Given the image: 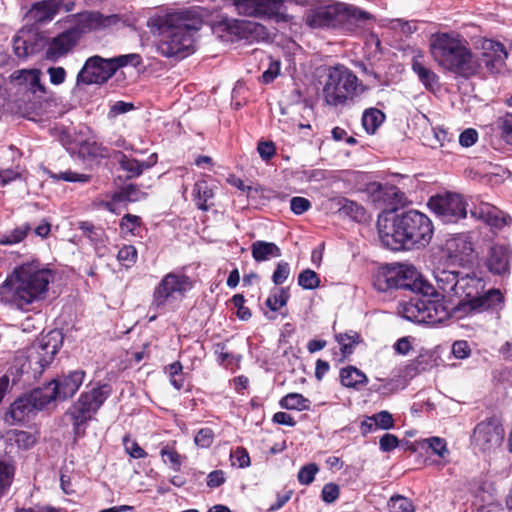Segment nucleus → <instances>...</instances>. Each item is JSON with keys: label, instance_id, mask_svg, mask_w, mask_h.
<instances>
[{"label": "nucleus", "instance_id": "nucleus-1", "mask_svg": "<svg viewBox=\"0 0 512 512\" xmlns=\"http://www.w3.org/2000/svg\"><path fill=\"white\" fill-rule=\"evenodd\" d=\"M434 278L439 290L449 298H456V315L459 318L472 313L492 311L504 307V296L499 289L484 291L486 283L475 271L437 269Z\"/></svg>", "mask_w": 512, "mask_h": 512}, {"label": "nucleus", "instance_id": "nucleus-2", "mask_svg": "<svg viewBox=\"0 0 512 512\" xmlns=\"http://www.w3.org/2000/svg\"><path fill=\"white\" fill-rule=\"evenodd\" d=\"M202 23L197 11L187 9L150 17L147 27L151 33L161 36L157 50L162 56L183 59L194 52V34Z\"/></svg>", "mask_w": 512, "mask_h": 512}, {"label": "nucleus", "instance_id": "nucleus-3", "mask_svg": "<svg viewBox=\"0 0 512 512\" xmlns=\"http://www.w3.org/2000/svg\"><path fill=\"white\" fill-rule=\"evenodd\" d=\"M377 228L382 244L393 251L423 248L430 243L434 233L430 218L413 209L391 217L380 215Z\"/></svg>", "mask_w": 512, "mask_h": 512}, {"label": "nucleus", "instance_id": "nucleus-4", "mask_svg": "<svg viewBox=\"0 0 512 512\" xmlns=\"http://www.w3.org/2000/svg\"><path fill=\"white\" fill-rule=\"evenodd\" d=\"M53 279V271L39 260L24 262L6 278L1 294L12 307L27 312L32 304L46 298Z\"/></svg>", "mask_w": 512, "mask_h": 512}, {"label": "nucleus", "instance_id": "nucleus-5", "mask_svg": "<svg viewBox=\"0 0 512 512\" xmlns=\"http://www.w3.org/2000/svg\"><path fill=\"white\" fill-rule=\"evenodd\" d=\"M430 52L439 67L465 79L475 76L481 68L468 42L456 32L433 34L430 38Z\"/></svg>", "mask_w": 512, "mask_h": 512}, {"label": "nucleus", "instance_id": "nucleus-6", "mask_svg": "<svg viewBox=\"0 0 512 512\" xmlns=\"http://www.w3.org/2000/svg\"><path fill=\"white\" fill-rule=\"evenodd\" d=\"M372 284L381 293L393 290L430 293L434 290L414 266L399 263L380 267L373 275Z\"/></svg>", "mask_w": 512, "mask_h": 512}, {"label": "nucleus", "instance_id": "nucleus-7", "mask_svg": "<svg viewBox=\"0 0 512 512\" xmlns=\"http://www.w3.org/2000/svg\"><path fill=\"white\" fill-rule=\"evenodd\" d=\"M361 86L357 76L343 65L330 67L322 89L325 103L333 107H344L354 103Z\"/></svg>", "mask_w": 512, "mask_h": 512}, {"label": "nucleus", "instance_id": "nucleus-8", "mask_svg": "<svg viewBox=\"0 0 512 512\" xmlns=\"http://www.w3.org/2000/svg\"><path fill=\"white\" fill-rule=\"evenodd\" d=\"M111 386L102 384L88 392L81 393L78 400L68 409L73 424V433L76 437L85 434L86 425L91 421L100 407L111 394Z\"/></svg>", "mask_w": 512, "mask_h": 512}, {"label": "nucleus", "instance_id": "nucleus-9", "mask_svg": "<svg viewBox=\"0 0 512 512\" xmlns=\"http://www.w3.org/2000/svg\"><path fill=\"white\" fill-rule=\"evenodd\" d=\"M111 386L102 384L88 392L81 393L78 400L68 409L73 424V433L76 437L85 434L86 425L91 421L100 407L111 394Z\"/></svg>", "mask_w": 512, "mask_h": 512}, {"label": "nucleus", "instance_id": "nucleus-10", "mask_svg": "<svg viewBox=\"0 0 512 512\" xmlns=\"http://www.w3.org/2000/svg\"><path fill=\"white\" fill-rule=\"evenodd\" d=\"M213 33L223 42L244 40L253 43L266 38L267 29L257 22L223 18L213 26Z\"/></svg>", "mask_w": 512, "mask_h": 512}, {"label": "nucleus", "instance_id": "nucleus-11", "mask_svg": "<svg viewBox=\"0 0 512 512\" xmlns=\"http://www.w3.org/2000/svg\"><path fill=\"white\" fill-rule=\"evenodd\" d=\"M193 288L189 276L182 272H169L154 288L150 309H164L169 301L183 298Z\"/></svg>", "mask_w": 512, "mask_h": 512}, {"label": "nucleus", "instance_id": "nucleus-12", "mask_svg": "<svg viewBox=\"0 0 512 512\" xmlns=\"http://www.w3.org/2000/svg\"><path fill=\"white\" fill-rule=\"evenodd\" d=\"M50 403V396H45L40 387L34 388L10 404L4 415V421L9 425L23 424L31 414L43 410Z\"/></svg>", "mask_w": 512, "mask_h": 512}, {"label": "nucleus", "instance_id": "nucleus-13", "mask_svg": "<svg viewBox=\"0 0 512 512\" xmlns=\"http://www.w3.org/2000/svg\"><path fill=\"white\" fill-rule=\"evenodd\" d=\"M428 206L444 223H457L467 216L466 202L456 193L433 196Z\"/></svg>", "mask_w": 512, "mask_h": 512}, {"label": "nucleus", "instance_id": "nucleus-14", "mask_svg": "<svg viewBox=\"0 0 512 512\" xmlns=\"http://www.w3.org/2000/svg\"><path fill=\"white\" fill-rule=\"evenodd\" d=\"M117 71L113 58L106 59L95 55L89 57L77 74V85L106 83Z\"/></svg>", "mask_w": 512, "mask_h": 512}, {"label": "nucleus", "instance_id": "nucleus-15", "mask_svg": "<svg viewBox=\"0 0 512 512\" xmlns=\"http://www.w3.org/2000/svg\"><path fill=\"white\" fill-rule=\"evenodd\" d=\"M504 437V429L497 417H490L478 423L471 437L472 444L485 452L498 447Z\"/></svg>", "mask_w": 512, "mask_h": 512}, {"label": "nucleus", "instance_id": "nucleus-16", "mask_svg": "<svg viewBox=\"0 0 512 512\" xmlns=\"http://www.w3.org/2000/svg\"><path fill=\"white\" fill-rule=\"evenodd\" d=\"M84 377V371L75 370L66 376L51 380L40 388L45 396L51 397V402L65 400L72 397L79 390Z\"/></svg>", "mask_w": 512, "mask_h": 512}, {"label": "nucleus", "instance_id": "nucleus-17", "mask_svg": "<svg viewBox=\"0 0 512 512\" xmlns=\"http://www.w3.org/2000/svg\"><path fill=\"white\" fill-rule=\"evenodd\" d=\"M442 252L453 264L466 265L475 259L473 243L465 233L450 235L442 247Z\"/></svg>", "mask_w": 512, "mask_h": 512}, {"label": "nucleus", "instance_id": "nucleus-18", "mask_svg": "<svg viewBox=\"0 0 512 512\" xmlns=\"http://www.w3.org/2000/svg\"><path fill=\"white\" fill-rule=\"evenodd\" d=\"M372 15L367 11L361 10L355 6L338 4L337 22L335 30L343 33L352 34L362 28L367 20H371Z\"/></svg>", "mask_w": 512, "mask_h": 512}, {"label": "nucleus", "instance_id": "nucleus-19", "mask_svg": "<svg viewBox=\"0 0 512 512\" xmlns=\"http://www.w3.org/2000/svg\"><path fill=\"white\" fill-rule=\"evenodd\" d=\"M482 54L480 64L483 63L490 73H499L505 66L508 53L505 46L492 39H484L482 42Z\"/></svg>", "mask_w": 512, "mask_h": 512}, {"label": "nucleus", "instance_id": "nucleus-20", "mask_svg": "<svg viewBox=\"0 0 512 512\" xmlns=\"http://www.w3.org/2000/svg\"><path fill=\"white\" fill-rule=\"evenodd\" d=\"M427 324L435 325L443 323L450 317L459 318L456 315V303L445 300V296L439 298L437 294L428 295L427 297Z\"/></svg>", "mask_w": 512, "mask_h": 512}, {"label": "nucleus", "instance_id": "nucleus-21", "mask_svg": "<svg viewBox=\"0 0 512 512\" xmlns=\"http://www.w3.org/2000/svg\"><path fill=\"white\" fill-rule=\"evenodd\" d=\"M512 250L503 244H494L490 247L485 265L495 275L507 276L510 274Z\"/></svg>", "mask_w": 512, "mask_h": 512}, {"label": "nucleus", "instance_id": "nucleus-22", "mask_svg": "<svg viewBox=\"0 0 512 512\" xmlns=\"http://www.w3.org/2000/svg\"><path fill=\"white\" fill-rule=\"evenodd\" d=\"M433 290L430 293L417 292L409 301L401 304L400 313L408 321L427 324V297L432 295Z\"/></svg>", "mask_w": 512, "mask_h": 512}, {"label": "nucleus", "instance_id": "nucleus-23", "mask_svg": "<svg viewBox=\"0 0 512 512\" xmlns=\"http://www.w3.org/2000/svg\"><path fill=\"white\" fill-rule=\"evenodd\" d=\"M338 4L311 9L305 16V23L313 29L336 28Z\"/></svg>", "mask_w": 512, "mask_h": 512}, {"label": "nucleus", "instance_id": "nucleus-24", "mask_svg": "<svg viewBox=\"0 0 512 512\" xmlns=\"http://www.w3.org/2000/svg\"><path fill=\"white\" fill-rule=\"evenodd\" d=\"M41 74L39 69H23L13 72L11 78L20 90H25L33 95H43L47 94V88L41 82Z\"/></svg>", "mask_w": 512, "mask_h": 512}, {"label": "nucleus", "instance_id": "nucleus-25", "mask_svg": "<svg viewBox=\"0 0 512 512\" xmlns=\"http://www.w3.org/2000/svg\"><path fill=\"white\" fill-rule=\"evenodd\" d=\"M62 4V0H42L35 2L26 13V18L40 25L49 23L58 14Z\"/></svg>", "mask_w": 512, "mask_h": 512}, {"label": "nucleus", "instance_id": "nucleus-26", "mask_svg": "<svg viewBox=\"0 0 512 512\" xmlns=\"http://www.w3.org/2000/svg\"><path fill=\"white\" fill-rule=\"evenodd\" d=\"M369 191L373 201L383 203L392 210H396L404 197L397 186L388 183H372L369 186Z\"/></svg>", "mask_w": 512, "mask_h": 512}, {"label": "nucleus", "instance_id": "nucleus-27", "mask_svg": "<svg viewBox=\"0 0 512 512\" xmlns=\"http://www.w3.org/2000/svg\"><path fill=\"white\" fill-rule=\"evenodd\" d=\"M62 344L61 334L57 331H52L41 339L39 344L40 351L37 358V364L41 371L48 367L53 360L54 356L58 353Z\"/></svg>", "mask_w": 512, "mask_h": 512}, {"label": "nucleus", "instance_id": "nucleus-28", "mask_svg": "<svg viewBox=\"0 0 512 512\" xmlns=\"http://www.w3.org/2000/svg\"><path fill=\"white\" fill-rule=\"evenodd\" d=\"M472 216L479 218L492 228L500 229L507 225L511 218L503 211L489 203H481L471 210Z\"/></svg>", "mask_w": 512, "mask_h": 512}, {"label": "nucleus", "instance_id": "nucleus-29", "mask_svg": "<svg viewBox=\"0 0 512 512\" xmlns=\"http://www.w3.org/2000/svg\"><path fill=\"white\" fill-rule=\"evenodd\" d=\"M76 44V39L72 31H64L54 37L49 43L45 58L49 61L56 62L58 59L66 55Z\"/></svg>", "mask_w": 512, "mask_h": 512}, {"label": "nucleus", "instance_id": "nucleus-30", "mask_svg": "<svg viewBox=\"0 0 512 512\" xmlns=\"http://www.w3.org/2000/svg\"><path fill=\"white\" fill-rule=\"evenodd\" d=\"M257 16L259 19H273L276 22H288L290 16L284 0H258Z\"/></svg>", "mask_w": 512, "mask_h": 512}, {"label": "nucleus", "instance_id": "nucleus-31", "mask_svg": "<svg viewBox=\"0 0 512 512\" xmlns=\"http://www.w3.org/2000/svg\"><path fill=\"white\" fill-rule=\"evenodd\" d=\"M36 34L19 31L13 38V51L19 59H26L38 52V44L35 41Z\"/></svg>", "mask_w": 512, "mask_h": 512}, {"label": "nucleus", "instance_id": "nucleus-32", "mask_svg": "<svg viewBox=\"0 0 512 512\" xmlns=\"http://www.w3.org/2000/svg\"><path fill=\"white\" fill-rule=\"evenodd\" d=\"M114 158L118 162L120 169L127 173V179L137 178L142 175L144 170L153 166V163L139 161L135 158L129 157L121 151H115Z\"/></svg>", "mask_w": 512, "mask_h": 512}, {"label": "nucleus", "instance_id": "nucleus-33", "mask_svg": "<svg viewBox=\"0 0 512 512\" xmlns=\"http://www.w3.org/2000/svg\"><path fill=\"white\" fill-rule=\"evenodd\" d=\"M251 254L256 262L268 261L282 255L281 249L273 242L257 240L251 245Z\"/></svg>", "mask_w": 512, "mask_h": 512}, {"label": "nucleus", "instance_id": "nucleus-34", "mask_svg": "<svg viewBox=\"0 0 512 512\" xmlns=\"http://www.w3.org/2000/svg\"><path fill=\"white\" fill-rule=\"evenodd\" d=\"M145 196L146 194L142 192L136 185L128 184L112 194L111 203H107L106 207L109 211L114 212L112 203L137 202L144 199Z\"/></svg>", "mask_w": 512, "mask_h": 512}, {"label": "nucleus", "instance_id": "nucleus-35", "mask_svg": "<svg viewBox=\"0 0 512 512\" xmlns=\"http://www.w3.org/2000/svg\"><path fill=\"white\" fill-rule=\"evenodd\" d=\"M412 70L427 90L433 91L439 86L438 75L419 59H413Z\"/></svg>", "mask_w": 512, "mask_h": 512}, {"label": "nucleus", "instance_id": "nucleus-36", "mask_svg": "<svg viewBox=\"0 0 512 512\" xmlns=\"http://www.w3.org/2000/svg\"><path fill=\"white\" fill-rule=\"evenodd\" d=\"M336 204L340 215L349 217L355 222H362L365 220L366 211L364 207L357 202L345 197H340L337 199Z\"/></svg>", "mask_w": 512, "mask_h": 512}, {"label": "nucleus", "instance_id": "nucleus-37", "mask_svg": "<svg viewBox=\"0 0 512 512\" xmlns=\"http://www.w3.org/2000/svg\"><path fill=\"white\" fill-rule=\"evenodd\" d=\"M341 384L348 388H357L359 385H364L368 382L367 376L358 368L348 366L342 368L340 371Z\"/></svg>", "mask_w": 512, "mask_h": 512}, {"label": "nucleus", "instance_id": "nucleus-38", "mask_svg": "<svg viewBox=\"0 0 512 512\" xmlns=\"http://www.w3.org/2000/svg\"><path fill=\"white\" fill-rule=\"evenodd\" d=\"M385 114L377 108L366 109L362 115V125L368 134H374L385 121Z\"/></svg>", "mask_w": 512, "mask_h": 512}, {"label": "nucleus", "instance_id": "nucleus-39", "mask_svg": "<svg viewBox=\"0 0 512 512\" xmlns=\"http://www.w3.org/2000/svg\"><path fill=\"white\" fill-rule=\"evenodd\" d=\"M8 440L14 443L21 450L31 449L37 442L35 434L24 430H10L7 433Z\"/></svg>", "mask_w": 512, "mask_h": 512}, {"label": "nucleus", "instance_id": "nucleus-40", "mask_svg": "<svg viewBox=\"0 0 512 512\" xmlns=\"http://www.w3.org/2000/svg\"><path fill=\"white\" fill-rule=\"evenodd\" d=\"M194 200L198 209L208 211L209 206L207 202L214 194L213 190L205 180L197 181L193 188Z\"/></svg>", "mask_w": 512, "mask_h": 512}, {"label": "nucleus", "instance_id": "nucleus-41", "mask_svg": "<svg viewBox=\"0 0 512 512\" xmlns=\"http://www.w3.org/2000/svg\"><path fill=\"white\" fill-rule=\"evenodd\" d=\"M279 405L287 410H309L311 401L300 393H289L279 401Z\"/></svg>", "mask_w": 512, "mask_h": 512}, {"label": "nucleus", "instance_id": "nucleus-42", "mask_svg": "<svg viewBox=\"0 0 512 512\" xmlns=\"http://www.w3.org/2000/svg\"><path fill=\"white\" fill-rule=\"evenodd\" d=\"M15 474V466L11 460L0 458V496L10 488Z\"/></svg>", "mask_w": 512, "mask_h": 512}, {"label": "nucleus", "instance_id": "nucleus-43", "mask_svg": "<svg viewBox=\"0 0 512 512\" xmlns=\"http://www.w3.org/2000/svg\"><path fill=\"white\" fill-rule=\"evenodd\" d=\"M77 228L82 231L83 235L93 244H99L104 241L105 231L100 226H95L90 221L77 222Z\"/></svg>", "mask_w": 512, "mask_h": 512}, {"label": "nucleus", "instance_id": "nucleus-44", "mask_svg": "<svg viewBox=\"0 0 512 512\" xmlns=\"http://www.w3.org/2000/svg\"><path fill=\"white\" fill-rule=\"evenodd\" d=\"M335 338L341 346L340 349L344 356L352 354L355 346L360 342V335L355 331L338 334Z\"/></svg>", "mask_w": 512, "mask_h": 512}, {"label": "nucleus", "instance_id": "nucleus-45", "mask_svg": "<svg viewBox=\"0 0 512 512\" xmlns=\"http://www.w3.org/2000/svg\"><path fill=\"white\" fill-rule=\"evenodd\" d=\"M495 130L500 137L509 145H512V113H506L499 117L495 123Z\"/></svg>", "mask_w": 512, "mask_h": 512}, {"label": "nucleus", "instance_id": "nucleus-46", "mask_svg": "<svg viewBox=\"0 0 512 512\" xmlns=\"http://www.w3.org/2000/svg\"><path fill=\"white\" fill-rule=\"evenodd\" d=\"M289 293L287 289L280 288L270 293L266 299V306L273 312L278 311L281 307L285 306L289 300Z\"/></svg>", "mask_w": 512, "mask_h": 512}, {"label": "nucleus", "instance_id": "nucleus-47", "mask_svg": "<svg viewBox=\"0 0 512 512\" xmlns=\"http://www.w3.org/2000/svg\"><path fill=\"white\" fill-rule=\"evenodd\" d=\"M141 224L139 216L127 213L121 218L119 228L121 233L135 236L137 235L136 230L140 228Z\"/></svg>", "mask_w": 512, "mask_h": 512}, {"label": "nucleus", "instance_id": "nucleus-48", "mask_svg": "<svg viewBox=\"0 0 512 512\" xmlns=\"http://www.w3.org/2000/svg\"><path fill=\"white\" fill-rule=\"evenodd\" d=\"M298 285L305 290H313L319 287L320 278L315 271L307 268L298 275Z\"/></svg>", "mask_w": 512, "mask_h": 512}, {"label": "nucleus", "instance_id": "nucleus-49", "mask_svg": "<svg viewBox=\"0 0 512 512\" xmlns=\"http://www.w3.org/2000/svg\"><path fill=\"white\" fill-rule=\"evenodd\" d=\"M160 455L163 461L166 463L167 461L170 463V468L179 472L182 466L181 455L174 449V447L166 445L160 450Z\"/></svg>", "mask_w": 512, "mask_h": 512}, {"label": "nucleus", "instance_id": "nucleus-50", "mask_svg": "<svg viewBox=\"0 0 512 512\" xmlns=\"http://www.w3.org/2000/svg\"><path fill=\"white\" fill-rule=\"evenodd\" d=\"M166 371L170 377V383L176 390H181L184 386L183 366L181 362L175 361L166 367Z\"/></svg>", "mask_w": 512, "mask_h": 512}, {"label": "nucleus", "instance_id": "nucleus-51", "mask_svg": "<svg viewBox=\"0 0 512 512\" xmlns=\"http://www.w3.org/2000/svg\"><path fill=\"white\" fill-rule=\"evenodd\" d=\"M137 257V250L133 245H124L117 253V260L126 268L133 266L137 261Z\"/></svg>", "mask_w": 512, "mask_h": 512}, {"label": "nucleus", "instance_id": "nucleus-52", "mask_svg": "<svg viewBox=\"0 0 512 512\" xmlns=\"http://www.w3.org/2000/svg\"><path fill=\"white\" fill-rule=\"evenodd\" d=\"M231 4L235 7L237 13L246 17L257 16V1L258 0H230Z\"/></svg>", "mask_w": 512, "mask_h": 512}, {"label": "nucleus", "instance_id": "nucleus-53", "mask_svg": "<svg viewBox=\"0 0 512 512\" xmlns=\"http://www.w3.org/2000/svg\"><path fill=\"white\" fill-rule=\"evenodd\" d=\"M391 512H415L413 503L406 497L394 495L388 501Z\"/></svg>", "mask_w": 512, "mask_h": 512}, {"label": "nucleus", "instance_id": "nucleus-54", "mask_svg": "<svg viewBox=\"0 0 512 512\" xmlns=\"http://www.w3.org/2000/svg\"><path fill=\"white\" fill-rule=\"evenodd\" d=\"M230 459L233 466L238 468H247L250 466V456L248 451L244 447H236L230 453Z\"/></svg>", "mask_w": 512, "mask_h": 512}, {"label": "nucleus", "instance_id": "nucleus-55", "mask_svg": "<svg viewBox=\"0 0 512 512\" xmlns=\"http://www.w3.org/2000/svg\"><path fill=\"white\" fill-rule=\"evenodd\" d=\"M214 441V431L209 427L198 430L194 437V443L199 448H209Z\"/></svg>", "mask_w": 512, "mask_h": 512}, {"label": "nucleus", "instance_id": "nucleus-56", "mask_svg": "<svg viewBox=\"0 0 512 512\" xmlns=\"http://www.w3.org/2000/svg\"><path fill=\"white\" fill-rule=\"evenodd\" d=\"M31 230V226L28 223H24L15 229H13L9 234L5 235V239L3 243L5 244H17L21 242Z\"/></svg>", "mask_w": 512, "mask_h": 512}, {"label": "nucleus", "instance_id": "nucleus-57", "mask_svg": "<svg viewBox=\"0 0 512 512\" xmlns=\"http://www.w3.org/2000/svg\"><path fill=\"white\" fill-rule=\"evenodd\" d=\"M318 471L319 467L316 463H309L304 465L298 472V481L302 485H309L314 481Z\"/></svg>", "mask_w": 512, "mask_h": 512}, {"label": "nucleus", "instance_id": "nucleus-58", "mask_svg": "<svg viewBox=\"0 0 512 512\" xmlns=\"http://www.w3.org/2000/svg\"><path fill=\"white\" fill-rule=\"evenodd\" d=\"M123 445L130 457L134 459L147 457V452L135 440H131L128 435L123 437Z\"/></svg>", "mask_w": 512, "mask_h": 512}, {"label": "nucleus", "instance_id": "nucleus-59", "mask_svg": "<svg viewBox=\"0 0 512 512\" xmlns=\"http://www.w3.org/2000/svg\"><path fill=\"white\" fill-rule=\"evenodd\" d=\"M113 62L115 63L117 70L127 65L137 67L141 65L142 57L137 53L124 54L113 57Z\"/></svg>", "mask_w": 512, "mask_h": 512}, {"label": "nucleus", "instance_id": "nucleus-60", "mask_svg": "<svg viewBox=\"0 0 512 512\" xmlns=\"http://www.w3.org/2000/svg\"><path fill=\"white\" fill-rule=\"evenodd\" d=\"M52 178L56 180H63L66 182H80V183H87L90 181V176L86 174L77 173L71 170H67L64 172H60L58 174L51 175Z\"/></svg>", "mask_w": 512, "mask_h": 512}, {"label": "nucleus", "instance_id": "nucleus-61", "mask_svg": "<svg viewBox=\"0 0 512 512\" xmlns=\"http://www.w3.org/2000/svg\"><path fill=\"white\" fill-rule=\"evenodd\" d=\"M428 448H430L433 453L441 458H445L448 455L447 443L445 439L440 437H430L425 440Z\"/></svg>", "mask_w": 512, "mask_h": 512}, {"label": "nucleus", "instance_id": "nucleus-62", "mask_svg": "<svg viewBox=\"0 0 512 512\" xmlns=\"http://www.w3.org/2000/svg\"><path fill=\"white\" fill-rule=\"evenodd\" d=\"M231 302L234 305V307L237 308V317L240 320L247 321L251 318L252 313L248 307H246L245 304V298L242 294H235L231 298Z\"/></svg>", "mask_w": 512, "mask_h": 512}, {"label": "nucleus", "instance_id": "nucleus-63", "mask_svg": "<svg viewBox=\"0 0 512 512\" xmlns=\"http://www.w3.org/2000/svg\"><path fill=\"white\" fill-rule=\"evenodd\" d=\"M289 275H290L289 263L285 262V261H280L277 263L271 279L275 285H281L288 279Z\"/></svg>", "mask_w": 512, "mask_h": 512}, {"label": "nucleus", "instance_id": "nucleus-64", "mask_svg": "<svg viewBox=\"0 0 512 512\" xmlns=\"http://www.w3.org/2000/svg\"><path fill=\"white\" fill-rule=\"evenodd\" d=\"M372 420L375 421L377 429L389 430L394 427L393 416L385 410L373 414Z\"/></svg>", "mask_w": 512, "mask_h": 512}]
</instances>
